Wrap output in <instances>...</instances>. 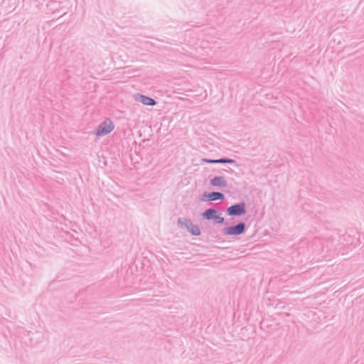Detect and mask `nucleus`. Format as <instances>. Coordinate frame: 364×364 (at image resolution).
I'll use <instances>...</instances> for the list:
<instances>
[{
	"instance_id": "obj_3",
	"label": "nucleus",
	"mask_w": 364,
	"mask_h": 364,
	"mask_svg": "<svg viewBox=\"0 0 364 364\" xmlns=\"http://www.w3.org/2000/svg\"><path fill=\"white\" fill-rule=\"evenodd\" d=\"M114 128V123L110 119H106L100 124L97 128L94 131V134L97 136H102L110 133Z\"/></svg>"
},
{
	"instance_id": "obj_2",
	"label": "nucleus",
	"mask_w": 364,
	"mask_h": 364,
	"mask_svg": "<svg viewBox=\"0 0 364 364\" xmlns=\"http://www.w3.org/2000/svg\"><path fill=\"white\" fill-rule=\"evenodd\" d=\"M246 224L244 222H240L237 225L225 227L223 229V232L225 235L237 236L245 232Z\"/></svg>"
},
{
	"instance_id": "obj_11",
	"label": "nucleus",
	"mask_w": 364,
	"mask_h": 364,
	"mask_svg": "<svg viewBox=\"0 0 364 364\" xmlns=\"http://www.w3.org/2000/svg\"><path fill=\"white\" fill-rule=\"evenodd\" d=\"M213 220H214V223L215 224H222L225 221L224 218L221 217L220 215H219V213H217V215H215V218H213Z\"/></svg>"
},
{
	"instance_id": "obj_9",
	"label": "nucleus",
	"mask_w": 364,
	"mask_h": 364,
	"mask_svg": "<svg viewBox=\"0 0 364 364\" xmlns=\"http://www.w3.org/2000/svg\"><path fill=\"white\" fill-rule=\"evenodd\" d=\"M272 292L269 291L268 290L266 291L264 296V302L267 304V305L268 306H271L272 305Z\"/></svg>"
},
{
	"instance_id": "obj_5",
	"label": "nucleus",
	"mask_w": 364,
	"mask_h": 364,
	"mask_svg": "<svg viewBox=\"0 0 364 364\" xmlns=\"http://www.w3.org/2000/svg\"><path fill=\"white\" fill-rule=\"evenodd\" d=\"M225 199V195L220 192L218 191H211L208 192L205 191L202 195L201 200L205 202H210V201H216V200H223Z\"/></svg>"
},
{
	"instance_id": "obj_7",
	"label": "nucleus",
	"mask_w": 364,
	"mask_h": 364,
	"mask_svg": "<svg viewBox=\"0 0 364 364\" xmlns=\"http://www.w3.org/2000/svg\"><path fill=\"white\" fill-rule=\"evenodd\" d=\"M217 213H219V215H222V210L219 208H210L206 209L204 212H203L201 215L203 219L207 220H211L213 219V218L215 217Z\"/></svg>"
},
{
	"instance_id": "obj_13",
	"label": "nucleus",
	"mask_w": 364,
	"mask_h": 364,
	"mask_svg": "<svg viewBox=\"0 0 364 364\" xmlns=\"http://www.w3.org/2000/svg\"><path fill=\"white\" fill-rule=\"evenodd\" d=\"M216 164H226V157L215 159Z\"/></svg>"
},
{
	"instance_id": "obj_14",
	"label": "nucleus",
	"mask_w": 364,
	"mask_h": 364,
	"mask_svg": "<svg viewBox=\"0 0 364 364\" xmlns=\"http://www.w3.org/2000/svg\"><path fill=\"white\" fill-rule=\"evenodd\" d=\"M226 164H235V161L232 159L227 158L226 157Z\"/></svg>"
},
{
	"instance_id": "obj_6",
	"label": "nucleus",
	"mask_w": 364,
	"mask_h": 364,
	"mask_svg": "<svg viewBox=\"0 0 364 364\" xmlns=\"http://www.w3.org/2000/svg\"><path fill=\"white\" fill-rule=\"evenodd\" d=\"M134 100L144 105L154 106L157 104L156 101L154 98L139 93L134 95Z\"/></svg>"
},
{
	"instance_id": "obj_8",
	"label": "nucleus",
	"mask_w": 364,
	"mask_h": 364,
	"mask_svg": "<svg viewBox=\"0 0 364 364\" xmlns=\"http://www.w3.org/2000/svg\"><path fill=\"white\" fill-rule=\"evenodd\" d=\"M210 184L213 186L226 188L228 183L223 176H215L210 179Z\"/></svg>"
},
{
	"instance_id": "obj_4",
	"label": "nucleus",
	"mask_w": 364,
	"mask_h": 364,
	"mask_svg": "<svg viewBox=\"0 0 364 364\" xmlns=\"http://www.w3.org/2000/svg\"><path fill=\"white\" fill-rule=\"evenodd\" d=\"M246 205L245 202L233 204L226 209L229 216H242L246 213Z\"/></svg>"
},
{
	"instance_id": "obj_12",
	"label": "nucleus",
	"mask_w": 364,
	"mask_h": 364,
	"mask_svg": "<svg viewBox=\"0 0 364 364\" xmlns=\"http://www.w3.org/2000/svg\"><path fill=\"white\" fill-rule=\"evenodd\" d=\"M202 161L206 164H216L215 159H202Z\"/></svg>"
},
{
	"instance_id": "obj_1",
	"label": "nucleus",
	"mask_w": 364,
	"mask_h": 364,
	"mask_svg": "<svg viewBox=\"0 0 364 364\" xmlns=\"http://www.w3.org/2000/svg\"><path fill=\"white\" fill-rule=\"evenodd\" d=\"M177 223L181 228L187 230L192 235H200L201 232L199 226L198 225L193 224L190 219H187L186 218H179Z\"/></svg>"
},
{
	"instance_id": "obj_10",
	"label": "nucleus",
	"mask_w": 364,
	"mask_h": 364,
	"mask_svg": "<svg viewBox=\"0 0 364 364\" xmlns=\"http://www.w3.org/2000/svg\"><path fill=\"white\" fill-rule=\"evenodd\" d=\"M271 327V324L269 323V321L268 319H263L260 323V328L262 330L268 329Z\"/></svg>"
}]
</instances>
